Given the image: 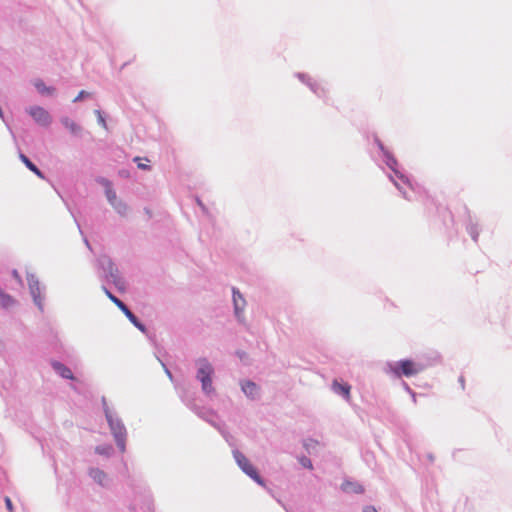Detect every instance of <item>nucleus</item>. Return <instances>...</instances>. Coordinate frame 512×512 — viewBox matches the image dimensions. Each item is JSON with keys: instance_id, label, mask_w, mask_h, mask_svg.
Masks as SVG:
<instances>
[{"instance_id": "25", "label": "nucleus", "mask_w": 512, "mask_h": 512, "mask_svg": "<svg viewBox=\"0 0 512 512\" xmlns=\"http://www.w3.org/2000/svg\"><path fill=\"white\" fill-rule=\"evenodd\" d=\"M141 160L142 159L140 157H135L134 158V161L138 163V168H140V169H149V166L147 164H145V163H142Z\"/></svg>"}, {"instance_id": "6", "label": "nucleus", "mask_w": 512, "mask_h": 512, "mask_svg": "<svg viewBox=\"0 0 512 512\" xmlns=\"http://www.w3.org/2000/svg\"><path fill=\"white\" fill-rule=\"evenodd\" d=\"M29 114L33 119L42 126H48L51 123V116L44 108L40 106H33L29 109Z\"/></svg>"}, {"instance_id": "32", "label": "nucleus", "mask_w": 512, "mask_h": 512, "mask_svg": "<svg viewBox=\"0 0 512 512\" xmlns=\"http://www.w3.org/2000/svg\"><path fill=\"white\" fill-rule=\"evenodd\" d=\"M13 276L16 278V279H19V274L16 270L13 271Z\"/></svg>"}, {"instance_id": "22", "label": "nucleus", "mask_w": 512, "mask_h": 512, "mask_svg": "<svg viewBox=\"0 0 512 512\" xmlns=\"http://www.w3.org/2000/svg\"><path fill=\"white\" fill-rule=\"evenodd\" d=\"M119 308L124 312V314L126 315L127 318H129V320H136L132 312L126 307L124 303L123 306H120Z\"/></svg>"}, {"instance_id": "13", "label": "nucleus", "mask_w": 512, "mask_h": 512, "mask_svg": "<svg viewBox=\"0 0 512 512\" xmlns=\"http://www.w3.org/2000/svg\"><path fill=\"white\" fill-rule=\"evenodd\" d=\"M104 185H105V194H106L108 202L111 205H115V202H117L119 200L117 198L115 190L112 188V185L108 180L104 181Z\"/></svg>"}, {"instance_id": "19", "label": "nucleus", "mask_w": 512, "mask_h": 512, "mask_svg": "<svg viewBox=\"0 0 512 512\" xmlns=\"http://www.w3.org/2000/svg\"><path fill=\"white\" fill-rule=\"evenodd\" d=\"M35 86L41 93L52 94L54 92V88L46 87L42 82H36Z\"/></svg>"}, {"instance_id": "12", "label": "nucleus", "mask_w": 512, "mask_h": 512, "mask_svg": "<svg viewBox=\"0 0 512 512\" xmlns=\"http://www.w3.org/2000/svg\"><path fill=\"white\" fill-rule=\"evenodd\" d=\"M15 299L0 288V306L8 309L15 305Z\"/></svg>"}, {"instance_id": "3", "label": "nucleus", "mask_w": 512, "mask_h": 512, "mask_svg": "<svg viewBox=\"0 0 512 512\" xmlns=\"http://www.w3.org/2000/svg\"><path fill=\"white\" fill-rule=\"evenodd\" d=\"M196 378L201 383V389L207 396H211L215 393L213 386L212 376L214 374V368L212 364L205 358H200L196 361Z\"/></svg>"}, {"instance_id": "8", "label": "nucleus", "mask_w": 512, "mask_h": 512, "mask_svg": "<svg viewBox=\"0 0 512 512\" xmlns=\"http://www.w3.org/2000/svg\"><path fill=\"white\" fill-rule=\"evenodd\" d=\"M331 388L335 394L342 396L346 401H350V385H348L347 383H341L337 380H334Z\"/></svg>"}, {"instance_id": "18", "label": "nucleus", "mask_w": 512, "mask_h": 512, "mask_svg": "<svg viewBox=\"0 0 512 512\" xmlns=\"http://www.w3.org/2000/svg\"><path fill=\"white\" fill-rule=\"evenodd\" d=\"M112 206L122 216H125L128 212V206L121 200H118L115 202V205Z\"/></svg>"}, {"instance_id": "29", "label": "nucleus", "mask_w": 512, "mask_h": 512, "mask_svg": "<svg viewBox=\"0 0 512 512\" xmlns=\"http://www.w3.org/2000/svg\"><path fill=\"white\" fill-rule=\"evenodd\" d=\"M362 512H378L374 506H365Z\"/></svg>"}, {"instance_id": "21", "label": "nucleus", "mask_w": 512, "mask_h": 512, "mask_svg": "<svg viewBox=\"0 0 512 512\" xmlns=\"http://www.w3.org/2000/svg\"><path fill=\"white\" fill-rule=\"evenodd\" d=\"M119 308L124 312V314L126 315L127 318H129V320H136L132 312L126 307L124 303L123 306H120Z\"/></svg>"}, {"instance_id": "31", "label": "nucleus", "mask_w": 512, "mask_h": 512, "mask_svg": "<svg viewBox=\"0 0 512 512\" xmlns=\"http://www.w3.org/2000/svg\"><path fill=\"white\" fill-rule=\"evenodd\" d=\"M162 366L165 368V372H166V374L168 375V377H169L170 379H172V374H171V372H170V371L165 367V365H164L163 363H162Z\"/></svg>"}, {"instance_id": "11", "label": "nucleus", "mask_w": 512, "mask_h": 512, "mask_svg": "<svg viewBox=\"0 0 512 512\" xmlns=\"http://www.w3.org/2000/svg\"><path fill=\"white\" fill-rule=\"evenodd\" d=\"M233 302H234V308L235 313L237 316H239V312L243 311L246 301L243 298V296L234 288L233 289Z\"/></svg>"}, {"instance_id": "4", "label": "nucleus", "mask_w": 512, "mask_h": 512, "mask_svg": "<svg viewBox=\"0 0 512 512\" xmlns=\"http://www.w3.org/2000/svg\"><path fill=\"white\" fill-rule=\"evenodd\" d=\"M233 458L243 473L253 479L260 486H265L264 480L259 476L250 460L238 449L232 451Z\"/></svg>"}, {"instance_id": "28", "label": "nucleus", "mask_w": 512, "mask_h": 512, "mask_svg": "<svg viewBox=\"0 0 512 512\" xmlns=\"http://www.w3.org/2000/svg\"><path fill=\"white\" fill-rule=\"evenodd\" d=\"M404 387L406 391H408L411 394L413 401L416 402V394L410 389V387L407 384H404Z\"/></svg>"}, {"instance_id": "2", "label": "nucleus", "mask_w": 512, "mask_h": 512, "mask_svg": "<svg viewBox=\"0 0 512 512\" xmlns=\"http://www.w3.org/2000/svg\"><path fill=\"white\" fill-rule=\"evenodd\" d=\"M104 412L114 441L119 451L124 453L126 451V428L116 412L112 411L107 406L104 408Z\"/></svg>"}, {"instance_id": "16", "label": "nucleus", "mask_w": 512, "mask_h": 512, "mask_svg": "<svg viewBox=\"0 0 512 512\" xmlns=\"http://www.w3.org/2000/svg\"><path fill=\"white\" fill-rule=\"evenodd\" d=\"M62 124L69 129L73 134H77L80 132L81 128L79 125H77L73 120H71L68 117L63 118Z\"/></svg>"}, {"instance_id": "14", "label": "nucleus", "mask_w": 512, "mask_h": 512, "mask_svg": "<svg viewBox=\"0 0 512 512\" xmlns=\"http://www.w3.org/2000/svg\"><path fill=\"white\" fill-rule=\"evenodd\" d=\"M19 158L30 171H32L39 178H44L42 172L29 160V158L27 156L20 153Z\"/></svg>"}, {"instance_id": "30", "label": "nucleus", "mask_w": 512, "mask_h": 512, "mask_svg": "<svg viewBox=\"0 0 512 512\" xmlns=\"http://www.w3.org/2000/svg\"><path fill=\"white\" fill-rule=\"evenodd\" d=\"M5 503H6V507H7V509H8L9 511H12V510H13V505H12L11 500H10L8 497L5 499Z\"/></svg>"}, {"instance_id": "9", "label": "nucleus", "mask_w": 512, "mask_h": 512, "mask_svg": "<svg viewBox=\"0 0 512 512\" xmlns=\"http://www.w3.org/2000/svg\"><path fill=\"white\" fill-rule=\"evenodd\" d=\"M28 285H29L30 292L33 296L34 302L41 309L42 308V303H41L42 299H41V295H40L39 281L37 279H35L34 276H31L28 278Z\"/></svg>"}, {"instance_id": "15", "label": "nucleus", "mask_w": 512, "mask_h": 512, "mask_svg": "<svg viewBox=\"0 0 512 512\" xmlns=\"http://www.w3.org/2000/svg\"><path fill=\"white\" fill-rule=\"evenodd\" d=\"M114 449L110 444H101L95 447V453L106 458H110L113 455Z\"/></svg>"}, {"instance_id": "17", "label": "nucleus", "mask_w": 512, "mask_h": 512, "mask_svg": "<svg viewBox=\"0 0 512 512\" xmlns=\"http://www.w3.org/2000/svg\"><path fill=\"white\" fill-rule=\"evenodd\" d=\"M342 488L346 492L362 493L364 491V488L360 484L351 482L343 484Z\"/></svg>"}, {"instance_id": "1", "label": "nucleus", "mask_w": 512, "mask_h": 512, "mask_svg": "<svg viewBox=\"0 0 512 512\" xmlns=\"http://www.w3.org/2000/svg\"><path fill=\"white\" fill-rule=\"evenodd\" d=\"M425 369V366L419 362H415L410 359L387 362L383 368L386 374L393 375L395 377H412L421 373Z\"/></svg>"}, {"instance_id": "27", "label": "nucleus", "mask_w": 512, "mask_h": 512, "mask_svg": "<svg viewBox=\"0 0 512 512\" xmlns=\"http://www.w3.org/2000/svg\"><path fill=\"white\" fill-rule=\"evenodd\" d=\"M133 324L135 325L136 328H138L143 333L146 332V327L143 322H133Z\"/></svg>"}, {"instance_id": "23", "label": "nucleus", "mask_w": 512, "mask_h": 512, "mask_svg": "<svg viewBox=\"0 0 512 512\" xmlns=\"http://www.w3.org/2000/svg\"><path fill=\"white\" fill-rule=\"evenodd\" d=\"M95 114L97 115L99 124L102 125V127L106 129L107 124H106V121H105L104 117L102 116L101 112L99 110H96Z\"/></svg>"}, {"instance_id": "24", "label": "nucleus", "mask_w": 512, "mask_h": 512, "mask_svg": "<svg viewBox=\"0 0 512 512\" xmlns=\"http://www.w3.org/2000/svg\"><path fill=\"white\" fill-rule=\"evenodd\" d=\"M106 294L118 307L123 306V302L119 300L117 297H115L113 294H111L109 291L106 290Z\"/></svg>"}, {"instance_id": "20", "label": "nucleus", "mask_w": 512, "mask_h": 512, "mask_svg": "<svg viewBox=\"0 0 512 512\" xmlns=\"http://www.w3.org/2000/svg\"><path fill=\"white\" fill-rule=\"evenodd\" d=\"M300 464L307 469H313L312 462L308 457H302L300 459Z\"/></svg>"}, {"instance_id": "7", "label": "nucleus", "mask_w": 512, "mask_h": 512, "mask_svg": "<svg viewBox=\"0 0 512 512\" xmlns=\"http://www.w3.org/2000/svg\"><path fill=\"white\" fill-rule=\"evenodd\" d=\"M242 392L250 399L256 400L260 397V387L253 381L243 380L240 382Z\"/></svg>"}, {"instance_id": "10", "label": "nucleus", "mask_w": 512, "mask_h": 512, "mask_svg": "<svg viewBox=\"0 0 512 512\" xmlns=\"http://www.w3.org/2000/svg\"><path fill=\"white\" fill-rule=\"evenodd\" d=\"M51 366H52L53 370L62 378H64V379H73L74 378L71 369L68 368L67 366H65L63 363H61L59 361H53L51 363Z\"/></svg>"}, {"instance_id": "5", "label": "nucleus", "mask_w": 512, "mask_h": 512, "mask_svg": "<svg viewBox=\"0 0 512 512\" xmlns=\"http://www.w3.org/2000/svg\"><path fill=\"white\" fill-rule=\"evenodd\" d=\"M89 477L99 486L108 488L111 484V478L102 469L98 467H89L87 471Z\"/></svg>"}, {"instance_id": "26", "label": "nucleus", "mask_w": 512, "mask_h": 512, "mask_svg": "<svg viewBox=\"0 0 512 512\" xmlns=\"http://www.w3.org/2000/svg\"><path fill=\"white\" fill-rule=\"evenodd\" d=\"M88 93L84 90L80 91L79 94L74 98L73 102H78L82 100L85 96H87Z\"/></svg>"}]
</instances>
